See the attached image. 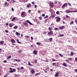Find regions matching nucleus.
I'll return each instance as SVG.
<instances>
[{"label": "nucleus", "mask_w": 77, "mask_h": 77, "mask_svg": "<svg viewBox=\"0 0 77 77\" xmlns=\"http://www.w3.org/2000/svg\"><path fill=\"white\" fill-rule=\"evenodd\" d=\"M55 19H56V21L57 23H59L60 21V20H61V19H60V18L59 17H56L55 18Z\"/></svg>", "instance_id": "nucleus-1"}, {"label": "nucleus", "mask_w": 77, "mask_h": 77, "mask_svg": "<svg viewBox=\"0 0 77 77\" xmlns=\"http://www.w3.org/2000/svg\"><path fill=\"white\" fill-rule=\"evenodd\" d=\"M53 31H50L49 32H48V36H51H51H53Z\"/></svg>", "instance_id": "nucleus-2"}, {"label": "nucleus", "mask_w": 77, "mask_h": 77, "mask_svg": "<svg viewBox=\"0 0 77 77\" xmlns=\"http://www.w3.org/2000/svg\"><path fill=\"white\" fill-rule=\"evenodd\" d=\"M50 6H51L52 8H54V6H55V5H54V3H53L51 2L50 3Z\"/></svg>", "instance_id": "nucleus-3"}, {"label": "nucleus", "mask_w": 77, "mask_h": 77, "mask_svg": "<svg viewBox=\"0 0 77 77\" xmlns=\"http://www.w3.org/2000/svg\"><path fill=\"white\" fill-rule=\"evenodd\" d=\"M68 6V4H67V3H65L63 5V6L62 7V8H65V7H66V6Z\"/></svg>", "instance_id": "nucleus-4"}, {"label": "nucleus", "mask_w": 77, "mask_h": 77, "mask_svg": "<svg viewBox=\"0 0 77 77\" xmlns=\"http://www.w3.org/2000/svg\"><path fill=\"white\" fill-rule=\"evenodd\" d=\"M26 13V12H23L21 13V16L22 17H24V14H25V13Z\"/></svg>", "instance_id": "nucleus-5"}, {"label": "nucleus", "mask_w": 77, "mask_h": 77, "mask_svg": "<svg viewBox=\"0 0 77 77\" xmlns=\"http://www.w3.org/2000/svg\"><path fill=\"white\" fill-rule=\"evenodd\" d=\"M13 70H10L9 71L10 72H15V71H16V69H13Z\"/></svg>", "instance_id": "nucleus-6"}, {"label": "nucleus", "mask_w": 77, "mask_h": 77, "mask_svg": "<svg viewBox=\"0 0 77 77\" xmlns=\"http://www.w3.org/2000/svg\"><path fill=\"white\" fill-rule=\"evenodd\" d=\"M33 53L34 54H35V55H36L37 54V52H36V51L35 50H34L33 51Z\"/></svg>", "instance_id": "nucleus-7"}, {"label": "nucleus", "mask_w": 77, "mask_h": 77, "mask_svg": "<svg viewBox=\"0 0 77 77\" xmlns=\"http://www.w3.org/2000/svg\"><path fill=\"white\" fill-rule=\"evenodd\" d=\"M64 28H65V26H63L59 27V29L60 30H63V29H64Z\"/></svg>", "instance_id": "nucleus-8"}, {"label": "nucleus", "mask_w": 77, "mask_h": 77, "mask_svg": "<svg viewBox=\"0 0 77 77\" xmlns=\"http://www.w3.org/2000/svg\"><path fill=\"white\" fill-rule=\"evenodd\" d=\"M11 41L12 42V43H15V40L14 39H12L11 40Z\"/></svg>", "instance_id": "nucleus-9"}, {"label": "nucleus", "mask_w": 77, "mask_h": 77, "mask_svg": "<svg viewBox=\"0 0 77 77\" xmlns=\"http://www.w3.org/2000/svg\"><path fill=\"white\" fill-rule=\"evenodd\" d=\"M66 13H72V11H69L68 10H67L66 11Z\"/></svg>", "instance_id": "nucleus-10"}, {"label": "nucleus", "mask_w": 77, "mask_h": 77, "mask_svg": "<svg viewBox=\"0 0 77 77\" xmlns=\"http://www.w3.org/2000/svg\"><path fill=\"white\" fill-rule=\"evenodd\" d=\"M26 22L27 23H29V24H30V25H32V23H31L29 20H26Z\"/></svg>", "instance_id": "nucleus-11"}, {"label": "nucleus", "mask_w": 77, "mask_h": 77, "mask_svg": "<svg viewBox=\"0 0 77 77\" xmlns=\"http://www.w3.org/2000/svg\"><path fill=\"white\" fill-rule=\"evenodd\" d=\"M31 73H32V74H33V73H34V72H35V70H34V69H31Z\"/></svg>", "instance_id": "nucleus-12"}, {"label": "nucleus", "mask_w": 77, "mask_h": 77, "mask_svg": "<svg viewBox=\"0 0 77 77\" xmlns=\"http://www.w3.org/2000/svg\"><path fill=\"white\" fill-rule=\"evenodd\" d=\"M31 6V4L30 3H29L27 5V8H29L30 6Z\"/></svg>", "instance_id": "nucleus-13"}, {"label": "nucleus", "mask_w": 77, "mask_h": 77, "mask_svg": "<svg viewBox=\"0 0 77 77\" xmlns=\"http://www.w3.org/2000/svg\"><path fill=\"white\" fill-rule=\"evenodd\" d=\"M16 19V17H13L12 18L11 21H15V20Z\"/></svg>", "instance_id": "nucleus-14"}, {"label": "nucleus", "mask_w": 77, "mask_h": 77, "mask_svg": "<svg viewBox=\"0 0 77 77\" xmlns=\"http://www.w3.org/2000/svg\"><path fill=\"white\" fill-rule=\"evenodd\" d=\"M49 30H53V27H49L48 28Z\"/></svg>", "instance_id": "nucleus-15"}, {"label": "nucleus", "mask_w": 77, "mask_h": 77, "mask_svg": "<svg viewBox=\"0 0 77 77\" xmlns=\"http://www.w3.org/2000/svg\"><path fill=\"white\" fill-rule=\"evenodd\" d=\"M24 24L25 26H28V23H27L25 22L24 23Z\"/></svg>", "instance_id": "nucleus-16"}, {"label": "nucleus", "mask_w": 77, "mask_h": 77, "mask_svg": "<svg viewBox=\"0 0 77 77\" xmlns=\"http://www.w3.org/2000/svg\"><path fill=\"white\" fill-rule=\"evenodd\" d=\"M16 35H18V36H20V33H18V32H16Z\"/></svg>", "instance_id": "nucleus-17"}, {"label": "nucleus", "mask_w": 77, "mask_h": 77, "mask_svg": "<svg viewBox=\"0 0 77 77\" xmlns=\"http://www.w3.org/2000/svg\"><path fill=\"white\" fill-rule=\"evenodd\" d=\"M14 60H15V61H18V62H21V60H18L15 59Z\"/></svg>", "instance_id": "nucleus-18"}, {"label": "nucleus", "mask_w": 77, "mask_h": 77, "mask_svg": "<svg viewBox=\"0 0 77 77\" xmlns=\"http://www.w3.org/2000/svg\"><path fill=\"white\" fill-rule=\"evenodd\" d=\"M63 66H67V65L65 63H64L63 64Z\"/></svg>", "instance_id": "nucleus-19"}, {"label": "nucleus", "mask_w": 77, "mask_h": 77, "mask_svg": "<svg viewBox=\"0 0 77 77\" xmlns=\"http://www.w3.org/2000/svg\"><path fill=\"white\" fill-rule=\"evenodd\" d=\"M56 14H57V15H59V14H60V12L59 11H57L56 12Z\"/></svg>", "instance_id": "nucleus-20"}, {"label": "nucleus", "mask_w": 77, "mask_h": 77, "mask_svg": "<svg viewBox=\"0 0 77 77\" xmlns=\"http://www.w3.org/2000/svg\"><path fill=\"white\" fill-rule=\"evenodd\" d=\"M17 42L18 43V44H21V42H19V40H18V39H17Z\"/></svg>", "instance_id": "nucleus-21"}, {"label": "nucleus", "mask_w": 77, "mask_h": 77, "mask_svg": "<svg viewBox=\"0 0 77 77\" xmlns=\"http://www.w3.org/2000/svg\"><path fill=\"white\" fill-rule=\"evenodd\" d=\"M74 24V21H72L70 23V25H72V24Z\"/></svg>", "instance_id": "nucleus-22"}, {"label": "nucleus", "mask_w": 77, "mask_h": 77, "mask_svg": "<svg viewBox=\"0 0 77 77\" xmlns=\"http://www.w3.org/2000/svg\"><path fill=\"white\" fill-rule=\"evenodd\" d=\"M4 41H2L1 42L0 41V44H3L4 43Z\"/></svg>", "instance_id": "nucleus-23"}, {"label": "nucleus", "mask_w": 77, "mask_h": 77, "mask_svg": "<svg viewBox=\"0 0 77 77\" xmlns=\"http://www.w3.org/2000/svg\"><path fill=\"white\" fill-rule=\"evenodd\" d=\"M12 26H13V25H12L11 23H10L9 24V27H12Z\"/></svg>", "instance_id": "nucleus-24"}, {"label": "nucleus", "mask_w": 77, "mask_h": 77, "mask_svg": "<svg viewBox=\"0 0 77 77\" xmlns=\"http://www.w3.org/2000/svg\"><path fill=\"white\" fill-rule=\"evenodd\" d=\"M64 36V35L63 34H61L60 35H59L58 36V37H62V36Z\"/></svg>", "instance_id": "nucleus-25"}, {"label": "nucleus", "mask_w": 77, "mask_h": 77, "mask_svg": "<svg viewBox=\"0 0 77 77\" xmlns=\"http://www.w3.org/2000/svg\"><path fill=\"white\" fill-rule=\"evenodd\" d=\"M18 28V26H15L14 27V29H17Z\"/></svg>", "instance_id": "nucleus-26"}, {"label": "nucleus", "mask_w": 77, "mask_h": 77, "mask_svg": "<svg viewBox=\"0 0 77 77\" xmlns=\"http://www.w3.org/2000/svg\"><path fill=\"white\" fill-rule=\"evenodd\" d=\"M52 40H53V38H49V41L50 42H51Z\"/></svg>", "instance_id": "nucleus-27"}, {"label": "nucleus", "mask_w": 77, "mask_h": 77, "mask_svg": "<svg viewBox=\"0 0 77 77\" xmlns=\"http://www.w3.org/2000/svg\"><path fill=\"white\" fill-rule=\"evenodd\" d=\"M11 56H9L7 57V59H11Z\"/></svg>", "instance_id": "nucleus-28"}, {"label": "nucleus", "mask_w": 77, "mask_h": 77, "mask_svg": "<svg viewBox=\"0 0 77 77\" xmlns=\"http://www.w3.org/2000/svg\"><path fill=\"white\" fill-rule=\"evenodd\" d=\"M20 76V75L19 74L16 75H14V77H19Z\"/></svg>", "instance_id": "nucleus-29"}, {"label": "nucleus", "mask_w": 77, "mask_h": 77, "mask_svg": "<svg viewBox=\"0 0 77 77\" xmlns=\"http://www.w3.org/2000/svg\"><path fill=\"white\" fill-rule=\"evenodd\" d=\"M36 44H37V45H39L41 44V43H40L39 42H37Z\"/></svg>", "instance_id": "nucleus-30"}, {"label": "nucleus", "mask_w": 77, "mask_h": 77, "mask_svg": "<svg viewBox=\"0 0 77 77\" xmlns=\"http://www.w3.org/2000/svg\"><path fill=\"white\" fill-rule=\"evenodd\" d=\"M40 75V73H37L35 75Z\"/></svg>", "instance_id": "nucleus-31"}, {"label": "nucleus", "mask_w": 77, "mask_h": 77, "mask_svg": "<svg viewBox=\"0 0 77 77\" xmlns=\"http://www.w3.org/2000/svg\"><path fill=\"white\" fill-rule=\"evenodd\" d=\"M54 29L55 30H59V28H55Z\"/></svg>", "instance_id": "nucleus-32"}, {"label": "nucleus", "mask_w": 77, "mask_h": 77, "mask_svg": "<svg viewBox=\"0 0 77 77\" xmlns=\"http://www.w3.org/2000/svg\"><path fill=\"white\" fill-rule=\"evenodd\" d=\"M48 15H47L46 16L44 17V19H46V18H48Z\"/></svg>", "instance_id": "nucleus-33"}, {"label": "nucleus", "mask_w": 77, "mask_h": 77, "mask_svg": "<svg viewBox=\"0 0 77 77\" xmlns=\"http://www.w3.org/2000/svg\"><path fill=\"white\" fill-rule=\"evenodd\" d=\"M43 33H44L45 35H46V34H47V32L44 31L43 32Z\"/></svg>", "instance_id": "nucleus-34"}, {"label": "nucleus", "mask_w": 77, "mask_h": 77, "mask_svg": "<svg viewBox=\"0 0 77 77\" xmlns=\"http://www.w3.org/2000/svg\"><path fill=\"white\" fill-rule=\"evenodd\" d=\"M28 65L29 66H32V64H30V63L29 62H28Z\"/></svg>", "instance_id": "nucleus-35"}, {"label": "nucleus", "mask_w": 77, "mask_h": 77, "mask_svg": "<svg viewBox=\"0 0 77 77\" xmlns=\"http://www.w3.org/2000/svg\"><path fill=\"white\" fill-rule=\"evenodd\" d=\"M59 56H61V57H63V55L61 54H59Z\"/></svg>", "instance_id": "nucleus-36"}, {"label": "nucleus", "mask_w": 77, "mask_h": 77, "mask_svg": "<svg viewBox=\"0 0 77 77\" xmlns=\"http://www.w3.org/2000/svg\"><path fill=\"white\" fill-rule=\"evenodd\" d=\"M25 37H26V38H29V37H30V36L29 35H26L25 36Z\"/></svg>", "instance_id": "nucleus-37"}, {"label": "nucleus", "mask_w": 77, "mask_h": 77, "mask_svg": "<svg viewBox=\"0 0 77 77\" xmlns=\"http://www.w3.org/2000/svg\"><path fill=\"white\" fill-rule=\"evenodd\" d=\"M68 5L69 6H72V5H71V4L69 3V2H68Z\"/></svg>", "instance_id": "nucleus-38"}, {"label": "nucleus", "mask_w": 77, "mask_h": 77, "mask_svg": "<svg viewBox=\"0 0 77 77\" xmlns=\"http://www.w3.org/2000/svg\"><path fill=\"white\" fill-rule=\"evenodd\" d=\"M7 3H8L7 2H5L4 4V5H5V6H6V5H7Z\"/></svg>", "instance_id": "nucleus-39"}, {"label": "nucleus", "mask_w": 77, "mask_h": 77, "mask_svg": "<svg viewBox=\"0 0 77 77\" xmlns=\"http://www.w3.org/2000/svg\"><path fill=\"white\" fill-rule=\"evenodd\" d=\"M55 77H57L58 76H59V75H57L56 74L55 75Z\"/></svg>", "instance_id": "nucleus-40"}, {"label": "nucleus", "mask_w": 77, "mask_h": 77, "mask_svg": "<svg viewBox=\"0 0 77 77\" xmlns=\"http://www.w3.org/2000/svg\"><path fill=\"white\" fill-rule=\"evenodd\" d=\"M39 19L40 20H42V17H39Z\"/></svg>", "instance_id": "nucleus-41"}, {"label": "nucleus", "mask_w": 77, "mask_h": 77, "mask_svg": "<svg viewBox=\"0 0 77 77\" xmlns=\"http://www.w3.org/2000/svg\"><path fill=\"white\" fill-rule=\"evenodd\" d=\"M69 60H72V59L71 58H68Z\"/></svg>", "instance_id": "nucleus-42"}, {"label": "nucleus", "mask_w": 77, "mask_h": 77, "mask_svg": "<svg viewBox=\"0 0 77 77\" xmlns=\"http://www.w3.org/2000/svg\"><path fill=\"white\" fill-rule=\"evenodd\" d=\"M72 12H77V11H72Z\"/></svg>", "instance_id": "nucleus-43"}, {"label": "nucleus", "mask_w": 77, "mask_h": 77, "mask_svg": "<svg viewBox=\"0 0 77 77\" xmlns=\"http://www.w3.org/2000/svg\"><path fill=\"white\" fill-rule=\"evenodd\" d=\"M5 32L6 33H8V32H9L8 31V30H5Z\"/></svg>", "instance_id": "nucleus-44"}, {"label": "nucleus", "mask_w": 77, "mask_h": 77, "mask_svg": "<svg viewBox=\"0 0 77 77\" xmlns=\"http://www.w3.org/2000/svg\"><path fill=\"white\" fill-rule=\"evenodd\" d=\"M28 12L29 13H30V12H31V10H29L28 11Z\"/></svg>", "instance_id": "nucleus-45"}, {"label": "nucleus", "mask_w": 77, "mask_h": 77, "mask_svg": "<svg viewBox=\"0 0 77 77\" xmlns=\"http://www.w3.org/2000/svg\"><path fill=\"white\" fill-rule=\"evenodd\" d=\"M11 10H12V11H13V12H14V8H12Z\"/></svg>", "instance_id": "nucleus-46"}, {"label": "nucleus", "mask_w": 77, "mask_h": 77, "mask_svg": "<svg viewBox=\"0 0 77 77\" xmlns=\"http://www.w3.org/2000/svg\"><path fill=\"white\" fill-rule=\"evenodd\" d=\"M65 60L66 62H69V60Z\"/></svg>", "instance_id": "nucleus-47"}, {"label": "nucleus", "mask_w": 77, "mask_h": 77, "mask_svg": "<svg viewBox=\"0 0 77 77\" xmlns=\"http://www.w3.org/2000/svg\"><path fill=\"white\" fill-rule=\"evenodd\" d=\"M37 60H34V62H35V63H37Z\"/></svg>", "instance_id": "nucleus-48"}, {"label": "nucleus", "mask_w": 77, "mask_h": 77, "mask_svg": "<svg viewBox=\"0 0 77 77\" xmlns=\"http://www.w3.org/2000/svg\"><path fill=\"white\" fill-rule=\"evenodd\" d=\"M32 5H34V4H35V2H32Z\"/></svg>", "instance_id": "nucleus-49"}, {"label": "nucleus", "mask_w": 77, "mask_h": 77, "mask_svg": "<svg viewBox=\"0 0 77 77\" xmlns=\"http://www.w3.org/2000/svg\"><path fill=\"white\" fill-rule=\"evenodd\" d=\"M3 62H4V63H6V62H7V61L5 60L3 61Z\"/></svg>", "instance_id": "nucleus-50"}, {"label": "nucleus", "mask_w": 77, "mask_h": 77, "mask_svg": "<svg viewBox=\"0 0 77 77\" xmlns=\"http://www.w3.org/2000/svg\"><path fill=\"white\" fill-rule=\"evenodd\" d=\"M66 18H69V16H68L67 15H66Z\"/></svg>", "instance_id": "nucleus-51"}, {"label": "nucleus", "mask_w": 77, "mask_h": 77, "mask_svg": "<svg viewBox=\"0 0 77 77\" xmlns=\"http://www.w3.org/2000/svg\"><path fill=\"white\" fill-rule=\"evenodd\" d=\"M31 39H32V40H33V38L32 36L31 37Z\"/></svg>", "instance_id": "nucleus-52"}, {"label": "nucleus", "mask_w": 77, "mask_h": 77, "mask_svg": "<svg viewBox=\"0 0 77 77\" xmlns=\"http://www.w3.org/2000/svg\"><path fill=\"white\" fill-rule=\"evenodd\" d=\"M73 54H74V53H72V54L71 53V56H73Z\"/></svg>", "instance_id": "nucleus-53"}, {"label": "nucleus", "mask_w": 77, "mask_h": 77, "mask_svg": "<svg viewBox=\"0 0 77 77\" xmlns=\"http://www.w3.org/2000/svg\"><path fill=\"white\" fill-rule=\"evenodd\" d=\"M24 69V67H21L20 69Z\"/></svg>", "instance_id": "nucleus-54"}, {"label": "nucleus", "mask_w": 77, "mask_h": 77, "mask_svg": "<svg viewBox=\"0 0 77 77\" xmlns=\"http://www.w3.org/2000/svg\"><path fill=\"white\" fill-rule=\"evenodd\" d=\"M75 61H76V62H77V57H76L75 58Z\"/></svg>", "instance_id": "nucleus-55"}, {"label": "nucleus", "mask_w": 77, "mask_h": 77, "mask_svg": "<svg viewBox=\"0 0 77 77\" xmlns=\"http://www.w3.org/2000/svg\"><path fill=\"white\" fill-rule=\"evenodd\" d=\"M8 25H9V23H6V26H8Z\"/></svg>", "instance_id": "nucleus-56"}, {"label": "nucleus", "mask_w": 77, "mask_h": 77, "mask_svg": "<svg viewBox=\"0 0 77 77\" xmlns=\"http://www.w3.org/2000/svg\"><path fill=\"white\" fill-rule=\"evenodd\" d=\"M75 23H76V24L77 25V20H75Z\"/></svg>", "instance_id": "nucleus-57"}, {"label": "nucleus", "mask_w": 77, "mask_h": 77, "mask_svg": "<svg viewBox=\"0 0 77 77\" xmlns=\"http://www.w3.org/2000/svg\"><path fill=\"white\" fill-rule=\"evenodd\" d=\"M42 17H45V14H42Z\"/></svg>", "instance_id": "nucleus-58"}, {"label": "nucleus", "mask_w": 77, "mask_h": 77, "mask_svg": "<svg viewBox=\"0 0 77 77\" xmlns=\"http://www.w3.org/2000/svg\"><path fill=\"white\" fill-rule=\"evenodd\" d=\"M12 45H13L15 46V45H16V44H14V43H12Z\"/></svg>", "instance_id": "nucleus-59"}, {"label": "nucleus", "mask_w": 77, "mask_h": 77, "mask_svg": "<svg viewBox=\"0 0 77 77\" xmlns=\"http://www.w3.org/2000/svg\"><path fill=\"white\" fill-rule=\"evenodd\" d=\"M34 21H35V22H36L37 21V19H35L34 20Z\"/></svg>", "instance_id": "nucleus-60"}, {"label": "nucleus", "mask_w": 77, "mask_h": 77, "mask_svg": "<svg viewBox=\"0 0 77 77\" xmlns=\"http://www.w3.org/2000/svg\"><path fill=\"white\" fill-rule=\"evenodd\" d=\"M17 69H18V70H19L20 69H21L19 67H18L17 68Z\"/></svg>", "instance_id": "nucleus-61"}, {"label": "nucleus", "mask_w": 77, "mask_h": 77, "mask_svg": "<svg viewBox=\"0 0 77 77\" xmlns=\"http://www.w3.org/2000/svg\"><path fill=\"white\" fill-rule=\"evenodd\" d=\"M52 61H56V60L54 59H53Z\"/></svg>", "instance_id": "nucleus-62"}, {"label": "nucleus", "mask_w": 77, "mask_h": 77, "mask_svg": "<svg viewBox=\"0 0 77 77\" xmlns=\"http://www.w3.org/2000/svg\"><path fill=\"white\" fill-rule=\"evenodd\" d=\"M12 1H13V2H14V3L15 2V1L14 0H13Z\"/></svg>", "instance_id": "nucleus-63"}, {"label": "nucleus", "mask_w": 77, "mask_h": 77, "mask_svg": "<svg viewBox=\"0 0 77 77\" xmlns=\"http://www.w3.org/2000/svg\"><path fill=\"white\" fill-rule=\"evenodd\" d=\"M75 71L77 72V69H75Z\"/></svg>", "instance_id": "nucleus-64"}]
</instances>
